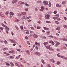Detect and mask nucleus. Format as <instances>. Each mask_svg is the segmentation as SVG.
Returning <instances> with one entry per match:
<instances>
[{
  "mask_svg": "<svg viewBox=\"0 0 67 67\" xmlns=\"http://www.w3.org/2000/svg\"><path fill=\"white\" fill-rule=\"evenodd\" d=\"M22 19H25V16H23V18H22Z\"/></svg>",
  "mask_w": 67,
  "mask_h": 67,
  "instance_id": "nucleus-56",
  "label": "nucleus"
},
{
  "mask_svg": "<svg viewBox=\"0 0 67 67\" xmlns=\"http://www.w3.org/2000/svg\"><path fill=\"white\" fill-rule=\"evenodd\" d=\"M37 23H39V24H40V23H41V22L40 21H38L37 22Z\"/></svg>",
  "mask_w": 67,
  "mask_h": 67,
  "instance_id": "nucleus-57",
  "label": "nucleus"
},
{
  "mask_svg": "<svg viewBox=\"0 0 67 67\" xmlns=\"http://www.w3.org/2000/svg\"><path fill=\"white\" fill-rule=\"evenodd\" d=\"M51 44L52 45H54L55 43H54V42L52 41Z\"/></svg>",
  "mask_w": 67,
  "mask_h": 67,
  "instance_id": "nucleus-33",
  "label": "nucleus"
},
{
  "mask_svg": "<svg viewBox=\"0 0 67 67\" xmlns=\"http://www.w3.org/2000/svg\"><path fill=\"white\" fill-rule=\"evenodd\" d=\"M0 30H3V27H0Z\"/></svg>",
  "mask_w": 67,
  "mask_h": 67,
  "instance_id": "nucleus-61",
  "label": "nucleus"
},
{
  "mask_svg": "<svg viewBox=\"0 0 67 67\" xmlns=\"http://www.w3.org/2000/svg\"><path fill=\"white\" fill-rule=\"evenodd\" d=\"M33 50V48H31V49L30 50V52H32V51Z\"/></svg>",
  "mask_w": 67,
  "mask_h": 67,
  "instance_id": "nucleus-48",
  "label": "nucleus"
},
{
  "mask_svg": "<svg viewBox=\"0 0 67 67\" xmlns=\"http://www.w3.org/2000/svg\"><path fill=\"white\" fill-rule=\"evenodd\" d=\"M35 49L36 50H38V47L37 46H36L35 47Z\"/></svg>",
  "mask_w": 67,
  "mask_h": 67,
  "instance_id": "nucleus-46",
  "label": "nucleus"
},
{
  "mask_svg": "<svg viewBox=\"0 0 67 67\" xmlns=\"http://www.w3.org/2000/svg\"><path fill=\"white\" fill-rule=\"evenodd\" d=\"M15 22L18 23L19 22V20L18 19H16L15 20Z\"/></svg>",
  "mask_w": 67,
  "mask_h": 67,
  "instance_id": "nucleus-20",
  "label": "nucleus"
},
{
  "mask_svg": "<svg viewBox=\"0 0 67 67\" xmlns=\"http://www.w3.org/2000/svg\"><path fill=\"white\" fill-rule=\"evenodd\" d=\"M8 48H4L3 49V51H5V50H6V51H7V50H8Z\"/></svg>",
  "mask_w": 67,
  "mask_h": 67,
  "instance_id": "nucleus-23",
  "label": "nucleus"
},
{
  "mask_svg": "<svg viewBox=\"0 0 67 67\" xmlns=\"http://www.w3.org/2000/svg\"><path fill=\"white\" fill-rule=\"evenodd\" d=\"M58 18L57 17H54L53 18V19H54V20H56V19H57Z\"/></svg>",
  "mask_w": 67,
  "mask_h": 67,
  "instance_id": "nucleus-17",
  "label": "nucleus"
},
{
  "mask_svg": "<svg viewBox=\"0 0 67 67\" xmlns=\"http://www.w3.org/2000/svg\"><path fill=\"white\" fill-rule=\"evenodd\" d=\"M60 40H61V41H65V38H60Z\"/></svg>",
  "mask_w": 67,
  "mask_h": 67,
  "instance_id": "nucleus-22",
  "label": "nucleus"
},
{
  "mask_svg": "<svg viewBox=\"0 0 67 67\" xmlns=\"http://www.w3.org/2000/svg\"><path fill=\"white\" fill-rule=\"evenodd\" d=\"M49 60L50 62H52V63H55V61L54 60H53V59H50Z\"/></svg>",
  "mask_w": 67,
  "mask_h": 67,
  "instance_id": "nucleus-8",
  "label": "nucleus"
},
{
  "mask_svg": "<svg viewBox=\"0 0 67 67\" xmlns=\"http://www.w3.org/2000/svg\"><path fill=\"white\" fill-rule=\"evenodd\" d=\"M9 41L12 43H15V41H14V40L12 39H9Z\"/></svg>",
  "mask_w": 67,
  "mask_h": 67,
  "instance_id": "nucleus-3",
  "label": "nucleus"
},
{
  "mask_svg": "<svg viewBox=\"0 0 67 67\" xmlns=\"http://www.w3.org/2000/svg\"><path fill=\"white\" fill-rule=\"evenodd\" d=\"M42 63H43V64H45V62H44V60H42Z\"/></svg>",
  "mask_w": 67,
  "mask_h": 67,
  "instance_id": "nucleus-45",
  "label": "nucleus"
},
{
  "mask_svg": "<svg viewBox=\"0 0 67 67\" xmlns=\"http://www.w3.org/2000/svg\"><path fill=\"white\" fill-rule=\"evenodd\" d=\"M25 5L26 6V7H29L30 5H29L27 3H25Z\"/></svg>",
  "mask_w": 67,
  "mask_h": 67,
  "instance_id": "nucleus-27",
  "label": "nucleus"
},
{
  "mask_svg": "<svg viewBox=\"0 0 67 67\" xmlns=\"http://www.w3.org/2000/svg\"><path fill=\"white\" fill-rule=\"evenodd\" d=\"M56 6L57 7H59V4H57Z\"/></svg>",
  "mask_w": 67,
  "mask_h": 67,
  "instance_id": "nucleus-58",
  "label": "nucleus"
},
{
  "mask_svg": "<svg viewBox=\"0 0 67 67\" xmlns=\"http://www.w3.org/2000/svg\"><path fill=\"white\" fill-rule=\"evenodd\" d=\"M26 34H29V32H26Z\"/></svg>",
  "mask_w": 67,
  "mask_h": 67,
  "instance_id": "nucleus-54",
  "label": "nucleus"
},
{
  "mask_svg": "<svg viewBox=\"0 0 67 67\" xmlns=\"http://www.w3.org/2000/svg\"><path fill=\"white\" fill-rule=\"evenodd\" d=\"M55 16L58 17H59V14H57L55 15Z\"/></svg>",
  "mask_w": 67,
  "mask_h": 67,
  "instance_id": "nucleus-55",
  "label": "nucleus"
},
{
  "mask_svg": "<svg viewBox=\"0 0 67 67\" xmlns=\"http://www.w3.org/2000/svg\"><path fill=\"white\" fill-rule=\"evenodd\" d=\"M42 38L43 39H46V37L45 36H43V37H42Z\"/></svg>",
  "mask_w": 67,
  "mask_h": 67,
  "instance_id": "nucleus-41",
  "label": "nucleus"
},
{
  "mask_svg": "<svg viewBox=\"0 0 67 67\" xmlns=\"http://www.w3.org/2000/svg\"><path fill=\"white\" fill-rule=\"evenodd\" d=\"M46 23H51V21H46Z\"/></svg>",
  "mask_w": 67,
  "mask_h": 67,
  "instance_id": "nucleus-21",
  "label": "nucleus"
},
{
  "mask_svg": "<svg viewBox=\"0 0 67 67\" xmlns=\"http://www.w3.org/2000/svg\"><path fill=\"white\" fill-rule=\"evenodd\" d=\"M48 42H44L43 43V44H44V45H47V44H48Z\"/></svg>",
  "mask_w": 67,
  "mask_h": 67,
  "instance_id": "nucleus-18",
  "label": "nucleus"
},
{
  "mask_svg": "<svg viewBox=\"0 0 67 67\" xmlns=\"http://www.w3.org/2000/svg\"><path fill=\"white\" fill-rule=\"evenodd\" d=\"M64 19L65 21H66L67 20V18H66V17L65 16L64 18Z\"/></svg>",
  "mask_w": 67,
  "mask_h": 67,
  "instance_id": "nucleus-35",
  "label": "nucleus"
},
{
  "mask_svg": "<svg viewBox=\"0 0 67 67\" xmlns=\"http://www.w3.org/2000/svg\"><path fill=\"white\" fill-rule=\"evenodd\" d=\"M34 38H37V36L36 34H34Z\"/></svg>",
  "mask_w": 67,
  "mask_h": 67,
  "instance_id": "nucleus-15",
  "label": "nucleus"
},
{
  "mask_svg": "<svg viewBox=\"0 0 67 67\" xmlns=\"http://www.w3.org/2000/svg\"><path fill=\"white\" fill-rule=\"evenodd\" d=\"M9 14V12H7L5 14L6 15H8V14Z\"/></svg>",
  "mask_w": 67,
  "mask_h": 67,
  "instance_id": "nucleus-38",
  "label": "nucleus"
},
{
  "mask_svg": "<svg viewBox=\"0 0 67 67\" xmlns=\"http://www.w3.org/2000/svg\"><path fill=\"white\" fill-rule=\"evenodd\" d=\"M46 47L47 48V49H49V48H50V46H46Z\"/></svg>",
  "mask_w": 67,
  "mask_h": 67,
  "instance_id": "nucleus-19",
  "label": "nucleus"
},
{
  "mask_svg": "<svg viewBox=\"0 0 67 67\" xmlns=\"http://www.w3.org/2000/svg\"><path fill=\"white\" fill-rule=\"evenodd\" d=\"M54 14H56L57 13V11H54Z\"/></svg>",
  "mask_w": 67,
  "mask_h": 67,
  "instance_id": "nucleus-63",
  "label": "nucleus"
},
{
  "mask_svg": "<svg viewBox=\"0 0 67 67\" xmlns=\"http://www.w3.org/2000/svg\"><path fill=\"white\" fill-rule=\"evenodd\" d=\"M10 58H11V59H12L14 58V57H13V56H10Z\"/></svg>",
  "mask_w": 67,
  "mask_h": 67,
  "instance_id": "nucleus-37",
  "label": "nucleus"
},
{
  "mask_svg": "<svg viewBox=\"0 0 67 67\" xmlns=\"http://www.w3.org/2000/svg\"><path fill=\"white\" fill-rule=\"evenodd\" d=\"M38 10V9H37V8H35V11H37Z\"/></svg>",
  "mask_w": 67,
  "mask_h": 67,
  "instance_id": "nucleus-47",
  "label": "nucleus"
},
{
  "mask_svg": "<svg viewBox=\"0 0 67 67\" xmlns=\"http://www.w3.org/2000/svg\"><path fill=\"white\" fill-rule=\"evenodd\" d=\"M44 30H49V28H46V27H44Z\"/></svg>",
  "mask_w": 67,
  "mask_h": 67,
  "instance_id": "nucleus-16",
  "label": "nucleus"
},
{
  "mask_svg": "<svg viewBox=\"0 0 67 67\" xmlns=\"http://www.w3.org/2000/svg\"><path fill=\"white\" fill-rule=\"evenodd\" d=\"M6 56H9V54L8 53H7L6 54Z\"/></svg>",
  "mask_w": 67,
  "mask_h": 67,
  "instance_id": "nucleus-62",
  "label": "nucleus"
},
{
  "mask_svg": "<svg viewBox=\"0 0 67 67\" xmlns=\"http://www.w3.org/2000/svg\"><path fill=\"white\" fill-rule=\"evenodd\" d=\"M49 37H51V38H53L54 37H53V36H49Z\"/></svg>",
  "mask_w": 67,
  "mask_h": 67,
  "instance_id": "nucleus-43",
  "label": "nucleus"
},
{
  "mask_svg": "<svg viewBox=\"0 0 67 67\" xmlns=\"http://www.w3.org/2000/svg\"><path fill=\"white\" fill-rule=\"evenodd\" d=\"M37 29H41V27H37Z\"/></svg>",
  "mask_w": 67,
  "mask_h": 67,
  "instance_id": "nucleus-53",
  "label": "nucleus"
},
{
  "mask_svg": "<svg viewBox=\"0 0 67 67\" xmlns=\"http://www.w3.org/2000/svg\"><path fill=\"white\" fill-rule=\"evenodd\" d=\"M41 1H37V3H41Z\"/></svg>",
  "mask_w": 67,
  "mask_h": 67,
  "instance_id": "nucleus-42",
  "label": "nucleus"
},
{
  "mask_svg": "<svg viewBox=\"0 0 67 67\" xmlns=\"http://www.w3.org/2000/svg\"><path fill=\"white\" fill-rule=\"evenodd\" d=\"M55 43H56V44L57 45H59V42H58L57 41H55Z\"/></svg>",
  "mask_w": 67,
  "mask_h": 67,
  "instance_id": "nucleus-25",
  "label": "nucleus"
},
{
  "mask_svg": "<svg viewBox=\"0 0 67 67\" xmlns=\"http://www.w3.org/2000/svg\"><path fill=\"white\" fill-rule=\"evenodd\" d=\"M67 25H64L63 26V27L64 28H65V29H66V27H67Z\"/></svg>",
  "mask_w": 67,
  "mask_h": 67,
  "instance_id": "nucleus-34",
  "label": "nucleus"
},
{
  "mask_svg": "<svg viewBox=\"0 0 67 67\" xmlns=\"http://www.w3.org/2000/svg\"><path fill=\"white\" fill-rule=\"evenodd\" d=\"M6 65L7 66H9V64L8 63H6Z\"/></svg>",
  "mask_w": 67,
  "mask_h": 67,
  "instance_id": "nucleus-49",
  "label": "nucleus"
},
{
  "mask_svg": "<svg viewBox=\"0 0 67 67\" xmlns=\"http://www.w3.org/2000/svg\"><path fill=\"white\" fill-rule=\"evenodd\" d=\"M43 3L44 5H46L48 4V2L47 1H44L43 2Z\"/></svg>",
  "mask_w": 67,
  "mask_h": 67,
  "instance_id": "nucleus-4",
  "label": "nucleus"
},
{
  "mask_svg": "<svg viewBox=\"0 0 67 67\" xmlns=\"http://www.w3.org/2000/svg\"><path fill=\"white\" fill-rule=\"evenodd\" d=\"M18 4H25L24 3L21 1H19L18 2Z\"/></svg>",
  "mask_w": 67,
  "mask_h": 67,
  "instance_id": "nucleus-5",
  "label": "nucleus"
},
{
  "mask_svg": "<svg viewBox=\"0 0 67 67\" xmlns=\"http://www.w3.org/2000/svg\"><path fill=\"white\" fill-rule=\"evenodd\" d=\"M19 66H20V67H24V65L21 64H20Z\"/></svg>",
  "mask_w": 67,
  "mask_h": 67,
  "instance_id": "nucleus-39",
  "label": "nucleus"
},
{
  "mask_svg": "<svg viewBox=\"0 0 67 67\" xmlns=\"http://www.w3.org/2000/svg\"><path fill=\"white\" fill-rule=\"evenodd\" d=\"M16 2H17V1H16V0H13L12 2V3L13 4L15 3Z\"/></svg>",
  "mask_w": 67,
  "mask_h": 67,
  "instance_id": "nucleus-9",
  "label": "nucleus"
},
{
  "mask_svg": "<svg viewBox=\"0 0 67 67\" xmlns=\"http://www.w3.org/2000/svg\"><path fill=\"white\" fill-rule=\"evenodd\" d=\"M21 14H22L24 15H26V12H23L21 13Z\"/></svg>",
  "mask_w": 67,
  "mask_h": 67,
  "instance_id": "nucleus-10",
  "label": "nucleus"
},
{
  "mask_svg": "<svg viewBox=\"0 0 67 67\" xmlns=\"http://www.w3.org/2000/svg\"><path fill=\"white\" fill-rule=\"evenodd\" d=\"M49 51H51L53 52L54 51V49H53V48H51L49 49Z\"/></svg>",
  "mask_w": 67,
  "mask_h": 67,
  "instance_id": "nucleus-13",
  "label": "nucleus"
},
{
  "mask_svg": "<svg viewBox=\"0 0 67 67\" xmlns=\"http://www.w3.org/2000/svg\"><path fill=\"white\" fill-rule=\"evenodd\" d=\"M25 11H29V9L27 8L25 9Z\"/></svg>",
  "mask_w": 67,
  "mask_h": 67,
  "instance_id": "nucleus-40",
  "label": "nucleus"
},
{
  "mask_svg": "<svg viewBox=\"0 0 67 67\" xmlns=\"http://www.w3.org/2000/svg\"><path fill=\"white\" fill-rule=\"evenodd\" d=\"M4 43H5V44H7L8 43V42L6 40H5L4 41H3Z\"/></svg>",
  "mask_w": 67,
  "mask_h": 67,
  "instance_id": "nucleus-28",
  "label": "nucleus"
},
{
  "mask_svg": "<svg viewBox=\"0 0 67 67\" xmlns=\"http://www.w3.org/2000/svg\"><path fill=\"white\" fill-rule=\"evenodd\" d=\"M10 64L11 65L12 67L14 66V64H13V63H12V62H11L10 63Z\"/></svg>",
  "mask_w": 67,
  "mask_h": 67,
  "instance_id": "nucleus-11",
  "label": "nucleus"
},
{
  "mask_svg": "<svg viewBox=\"0 0 67 67\" xmlns=\"http://www.w3.org/2000/svg\"><path fill=\"white\" fill-rule=\"evenodd\" d=\"M31 29H32V30H34V27H30Z\"/></svg>",
  "mask_w": 67,
  "mask_h": 67,
  "instance_id": "nucleus-50",
  "label": "nucleus"
},
{
  "mask_svg": "<svg viewBox=\"0 0 67 67\" xmlns=\"http://www.w3.org/2000/svg\"><path fill=\"white\" fill-rule=\"evenodd\" d=\"M48 67H51V66L49 64H48Z\"/></svg>",
  "mask_w": 67,
  "mask_h": 67,
  "instance_id": "nucleus-64",
  "label": "nucleus"
},
{
  "mask_svg": "<svg viewBox=\"0 0 67 67\" xmlns=\"http://www.w3.org/2000/svg\"><path fill=\"white\" fill-rule=\"evenodd\" d=\"M56 64H57V65H60V62L59 61H58L57 62Z\"/></svg>",
  "mask_w": 67,
  "mask_h": 67,
  "instance_id": "nucleus-14",
  "label": "nucleus"
},
{
  "mask_svg": "<svg viewBox=\"0 0 67 67\" xmlns=\"http://www.w3.org/2000/svg\"><path fill=\"white\" fill-rule=\"evenodd\" d=\"M40 10L41 11H42V6L40 8Z\"/></svg>",
  "mask_w": 67,
  "mask_h": 67,
  "instance_id": "nucleus-44",
  "label": "nucleus"
},
{
  "mask_svg": "<svg viewBox=\"0 0 67 67\" xmlns=\"http://www.w3.org/2000/svg\"><path fill=\"white\" fill-rule=\"evenodd\" d=\"M50 32H50V31H49L47 32H46V33L47 34H50Z\"/></svg>",
  "mask_w": 67,
  "mask_h": 67,
  "instance_id": "nucleus-29",
  "label": "nucleus"
},
{
  "mask_svg": "<svg viewBox=\"0 0 67 67\" xmlns=\"http://www.w3.org/2000/svg\"><path fill=\"white\" fill-rule=\"evenodd\" d=\"M25 38L26 40H27L28 38V37L27 36L25 37Z\"/></svg>",
  "mask_w": 67,
  "mask_h": 67,
  "instance_id": "nucleus-60",
  "label": "nucleus"
},
{
  "mask_svg": "<svg viewBox=\"0 0 67 67\" xmlns=\"http://www.w3.org/2000/svg\"><path fill=\"white\" fill-rule=\"evenodd\" d=\"M66 3V2L65 1H64L62 2L63 4H65Z\"/></svg>",
  "mask_w": 67,
  "mask_h": 67,
  "instance_id": "nucleus-32",
  "label": "nucleus"
},
{
  "mask_svg": "<svg viewBox=\"0 0 67 67\" xmlns=\"http://www.w3.org/2000/svg\"><path fill=\"white\" fill-rule=\"evenodd\" d=\"M15 65L16 66H18V67H19V65L16 62L15 63Z\"/></svg>",
  "mask_w": 67,
  "mask_h": 67,
  "instance_id": "nucleus-26",
  "label": "nucleus"
},
{
  "mask_svg": "<svg viewBox=\"0 0 67 67\" xmlns=\"http://www.w3.org/2000/svg\"><path fill=\"white\" fill-rule=\"evenodd\" d=\"M48 6L49 7H50V8L51 7H52V4H51V3L49 2Z\"/></svg>",
  "mask_w": 67,
  "mask_h": 67,
  "instance_id": "nucleus-12",
  "label": "nucleus"
},
{
  "mask_svg": "<svg viewBox=\"0 0 67 67\" xmlns=\"http://www.w3.org/2000/svg\"><path fill=\"white\" fill-rule=\"evenodd\" d=\"M10 15H14V13L12 12H10Z\"/></svg>",
  "mask_w": 67,
  "mask_h": 67,
  "instance_id": "nucleus-24",
  "label": "nucleus"
},
{
  "mask_svg": "<svg viewBox=\"0 0 67 67\" xmlns=\"http://www.w3.org/2000/svg\"><path fill=\"white\" fill-rule=\"evenodd\" d=\"M60 54L59 53L57 54V55L58 57H60V54Z\"/></svg>",
  "mask_w": 67,
  "mask_h": 67,
  "instance_id": "nucleus-30",
  "label": "nucleus"
},
{
  "mask_svg": "<svg viewBox=\"0 0 67 67\" xmlns=\"http://www.w3.org/2000/svg\"><path fill=\"white\" fill-rule=\"evenodd\" d=\"M36 54L39 56L41 55V54H40V53L38 52H36Z\"/></svg>",
  "mask_w": 67,
  "mask_h": 67,
  "instance_id": "nucleus-6",
  "label": "nucleus"
},
{
  "mask_svg": "<svg viewBox=\"0 0 67 67\" xmlns=\"http://www.w3.org/2000/svg\"><path fill=\"white\" fill-rule=\"evenodd\" d=\"M56 34L58 36H59V34H58L57 33H56Z\"/></svg>",
  "mask_w": 67,
  "mask_h": 67,
  "instance_id": "nucleus-51",
  "label": "nucleus"
},
{
  "mask_svg": "<svg viewBox=\"0 0 67 67\" xmlns=\"http://www.w3.org/2000/svg\"><path fill=\"white\" fill-rule=\"evenodd\" d=\"M55 22L57 24H59V22H58L57 21H55Z\"/></svg>",
  "mask_w": 67,
  "mask_h": 67,
  "instance_id": "nucleus-52",
  "label": "nucleus"
},
{
  "mask_svg": "<svg viewBox=\"0 0 67 67\" xmlns=\"http://www.w3.org/2000/svg\"><path fill=\"white\" fill-rule=\"evenodd\" d=\"M9 53H10V54H12V53H14V51H9Z\"/></svg>",
  "mask_w": 67,
  "mask_h": 67,
  "instance_id": "nucleus-7",
  "label": "nucleus"
},
{
  "mask_svg": "<svg viewBox=\"0 0 67 67\" xmlns=\"http://www.w3.org/2000/svg\"><path fill=\"white\" fill-rule=\"evenodd\" d=\"M20 28L21 30H23V26H20Z\"/></svg>",
  "mask_w": 67,
  "mask_h": 67,
  "instance_id": "nucleus-31",
  "label": "nucleus"
},
{
  "mask_svg": "<svg viewBox=\"0 0 67 67\" xmlns=\"http://www.w3.org/2000/svg\"><path fill=\"white\" fill-rule=\"evenodd\" d=\"M2 25L3 26V27H4L5 28H6L7 30H9V27H8L6 25H5L4 24H3V23H2Z\"/></svg>",
  "mask_w": 67,
  "mask_h": 67,
  "instance_id": "nucleus-2",
  "label": "nucleus"
},
{
  "mask_svg": "<svg viewBox=\"0 0 67 67\" xmlns=\"http://www.w3.org/2000/svg\"><path fill=\"white\" fill-rule=\"evenodd\" d=\"M26 52H27V54H30V53H29V50H26Z\"/></svg>",
  "mask_w": 67,
  "mask_h": 67,
  "instance_id": "nucleus-36",
  "label": "nucleus"
},
{
  "mask_svg": "<svg viewBox=\"0 0 67 67\" xmlns=\"http://www.w3.org/2000/svg\"><path fill=\"white\" fill-rule=\"evenodd\" d=\"M27 44H28V45H30V42H29V41L27 42Z\"/></svg>",
  "mask_w": 67,
  "mask_h": 67,
  "instance_id": "nucleus-59",
  "label": "nucleus"
},
{
  "mask_svg": "<svg viewBox=\"0 0 67 67\" xmlns=\"http://www.w3.org/2000/svg\"><path fill=\"white\" fill-rule=\"evenodd\" d=\"M49 17H50V15L48 14H46L45 15V18L46 20H48L49 19Z\"/></svg>",
  "mask_w": 67,
  "mask_h": 67,
  "instance_id": "nucleus-1",
  "label": "nucleus"
}]
</instances>
